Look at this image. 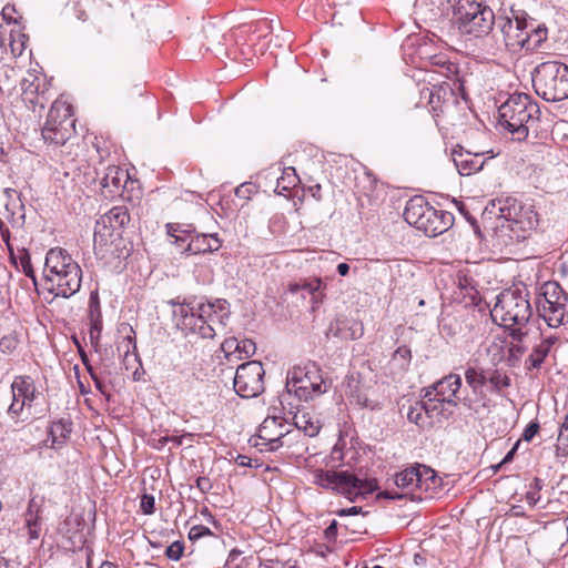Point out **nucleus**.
Wrapping results in <instances>:
<instances>
[{
	"label": "nucleus",
	"mask_w": 568,
	"mask_h": 568,
	"mask_svg": "<svg viewBox=\"0 0 568 568\" xmlns=\"http://www.w3.org/2000/svg\"><path fill=\"white\" fill-rule=\"evenodd\" d=\"M20 97L24 105L33 112L42 111L50 101L51 81L39 65L28 69L21 78Z\"/></svg>",
	"instance_id": "13"
},
{
	"label": "nucleus",
	"mask_w": 568,
	"mask_h": 568,
	"mask_svg": "<svg viewBox=\"0 0 568 568\" xmlns=\"http://www.w3.org/2000/svg\"><path fill=\"white\" fill-rule=\"evenodd\" d=\"M236 463L240 466H250L251 465V458L245 455H239L236 458Z\"/></svg>",
	"instance_id": "62"
},
{
	"label": "nucleus",
	"mask_w": 568,
	"mask_h": 568,
	"mask_svg": "<svg viewBox=\"0 0 568 568\" xmlns=\"http://www.w3.org/2000/svg\"><path fill=\"white\" fill-rule=\"evenodd\" d=\"M568 302H555V303H541L540 307L550 308L551 311H557V307H562L564 310H567Z\"/></svg>",
	"instance_id": "51"
},
{
	"label": "nucleus",
	"mask_w": 568,
	"mask_h": 568,
	"mask_svg": "<svg viewBox=\"0 0 568 568\" xmlns=\"http://www.w3.org/2000/svg\"><path fill=\"white\" fill-rule=\"evenodd\" d=\"M43 277L50 293L68 298L79 292L82 270L65 250L53 247L47 252Z\"/></svg>",
	"instance_id": "3"
},
{
	"label": "nucleus",
	"mask_w": 568,
	"mask_h": 568,
	"mask_svg": "<svg viewBox=\"0 0 568 568\" xmlns=\"http://www.w3.org/2000/svg\"><path fill=\"white\" fill-rule=\"evenodd\" d=\"M205 536H213V532L202 525L193 526L189 531V538L191 540H196Z\"/></svg>",
	"instance_id": "44"
},
{
	"label": "nucleus",
	"mask_w": 568,
	"mask_h": 568,
	"mask_svg": "<svg viewBox=\"0 0 568 568\" xmlns=\"http://www.w3.org/2000/svg\"><path fill=\"white\" fill-rule=\"evenodd\" d=\"M500 124L521 141L528 136L529 129L539 120L540 110L530 95L511 94L498 109Z\"/></svg>",
	"instance_id": "4"
},
{
	"label": "nucleus",
	"mask_w": 568,
	"mask_h": 568,
	"mask_svg": "<svg viewBox=\"0 0 568 568\" xmlns=\"http://www.w3.org/2000/svg\"><path fill=\"white\" fill-rule=\"evenodd\" d=\"M202 515H203V516H205L206 520H207L209 523H212L216 528H219V527H220L219 523L214 519V517L212 516V514L209 511V509H207V508H204V509L202 510Z\"/></svg>",
	"instance_id": "59"
},
{
	"label": "nucleus",
	"mask_w": 568,
	"mask_h": 568,
	"mask_svg": "<svg viewBox=\"0 0 568 568\" xmlns=\"http://www.w3.org/2000/svg\"><path fill=\"white\" fill-rule=\"evenodd\" d=\"M517 446H518V443L506 454V456L503 458L501 463L497 466L498 468L501 465L507 464L510 460H513V457H514V455L516 453Z\"/></svg>",
	"instance_id": "55"
},
{
	"label": "nucleus",
	"mask_w": 568,
	"mask_h": 568,
	"mask_svg": "<svg viewBox=\"0 0 568 568\" xmlns=\"http://www.w3.org/2000/svg\"><path fill=\"white\" fill-rule=\"evenodd\" d=\"M292 432L286 428L281 418L267 417L258 428L255 446L271 452L276 450L285 445V439Z\"/></svg>",
	"instance_id": "17"
},
{
	"label": "nucleus",
	"mask_w": 568,
	"mask_h": 568,
	"mask_svg": "<svg viewBox=\"0 0 568 568\" xmlns=\"http://www.w3.org/2000/svg\"><path fill=\"white\" fill-rule=\"evenodd\" d=\"M329 333L345 341L358 339L364 334V326L362 322L352 318H336L329 325Z\"/></svg>",
	"instance_id": "21"
},
{
	"label": "nucleus",
	"mask_w": 568,
	"mask_h": 568,
	"mask_svg": "<svg viewBox=\"0 0 568 568\" xmlns=\"http://www.w3.org/2000/svg\"><path fill=\"white\" fill-rule=\"evenodd\" d=\"M542 303L568 302V295L557 282H546L541 286Z\"/></svg>",
	"instance_id": "32"
},
{
	"label": "nucleus",
	"mask_w": 568,
	"mask_h": 568,
	"mask_svg": "<svg viewBox=\"0 0 568 568\" xmlns=\"http://www.w3.org/2000/svg\"><path fill=\"white\" fill-rule=\"evenodd\" d=\"M17 345L18 341L13 336H4L0 339V351L2 353H11Z\"/></svg>",
	"instance_id": "47"
},
{
	"label": "nucleus",
	"mask_w": 568,
	"mask_h": 568,
	"mask_svg": "<svg viewBox=\"0 0 568 568\" xmlns=\"http://www.w3.org/2000/svg\"><path fill=\"white\" fill-rule=\"evenodd\" d=\"M539 314L549 327L557 328L560 325L565 324L567 310H564L562 307H557V311H551L549 307H540Z\"/></svg>",
	"instance_id": "33"
},
{
	"label": "nucleus",
	"mask_w": 568,
	"mask_h": 568,
	"mask_svg": "<svg viewBox=\"0 0 568 568\" xmlns=\"http://www.w3.org/2000/svg\"><path fill=\"white\" fill-rule=\"evenodd\" d=\"M313 483L322 488L341 493L351 500L353 496L371 494L377 488L375 479H361L348 471L323 469L313 474Z\"/></svg>",
	"instance_id": "10"
},
{
	"label": "nucleus",
	"mask_w": 568,
	"mask_h": 568,
	"mask_svg": "<svg viewBox=\"0 0 568 568\" xmlns=\"http://www.w3.org/2000/svg\"><path fill=\"white\" fill-rule=\"evenodd\" d=\"M361 510H362L361 507L353 506V507L339 510L338 515L339 516L357 515V514H359Z\"/></svg>",
	"instance_id": "53"
},
{
	"label": "nucleus",
	"mask_w": 568,
	"mask_h": 568,
	"mask_svg": "<svg viewBox=\"0 0 568 568\" xmlns=\"http://www.w3.org/2000/svg\"><path fill=\"white\" fill-rule=\"evenodd\" d=\"M405 221L434 237L447 231L453 224L454 216L443 210H436L423 196L410 199L404 210Z\"/></svg>",
	"instance_id": "5"
},
{
	"label": "nucleus",
	"mask_w": 568,
	"mask_h": 568,
	"mask_svg": "<svg viewBox=\"0 0 568 568\" xmlns=\"http://www.w3.org/2000/svg\"><path fill=\"white\" fill-rule=\"evenodd\" d=\"M11 402L7 416L16 424L24 423L32 417V407L40 393L34 381L27 375L16 376L11 383Z\"/></svg>",
	"instance_id": "12"
},
{
	"label": "nucleus",
	"mask_w": 568,
	"mask_h": 568,
	"mask_svg": "<svg viewBox=\"0 0 568 568\" xmlns=\"http://www.w3.org/2000/svg\"><path fill=\"white\" fill-rule=\"evenodd\" d=\"M265 371L261 362L250 361L240 365L234 376V390L243 398H253L264 390Z\"/></svg>",
	"instance_id": "14"
},
{
	"label": "nucleus",
	"mask_w": 568,
	"mask_h": 568,
	"mask_svg": "<svg viewBox=\"0 0 568 568\" xmlns=\"http://www.w3.org/2000/svg\"><path fill=\"white\" fill-rule=\"evenodd\" d=\"M454 164L460 175H470L483 169L484 160L480 154H471L469 152H454Z\"/></svg>",
	"instance_id": "24"
},
{
	"label": "nucleus",
	"mask_w": 568,
	"mask_h": 568,
	"mask_svg": "<svg viewBox=\"0 0 568 568\" xmlns=\"http://www.w3.org/2000/svg\"><path fill=\"white\" fill-rule=\"evenodd\" d=\"M465 379L471 390L478 394L481 393L484 385L487 383V374L480 368L469 366L465 371Z\"/></svg>",
	"instance_id": "31"
},
{
	"label": "nucleus",
	"mask_w": 568,
	"mask_h": 568,
	"mask_svg": "<svg viewBox=\"0 0 568 568\" xmlns=\"http://www.w3.org/2000/svg\"><path fill=\"white\" fill-rule=\"evenodd\" d=\"M539 499L537 491H528L526 494V500L529 505H535Z\"/></svg>",
	"instance_id": "57"
},
{
	"label": "nucleus",
	"mask_w": 568,
	"mask_h": 568,
	"mask_svg": "<svg viewBox=\"0 0 568 568\" xmlns=\"http://www.w3.org/2000/svg\"><path fill=\"white\" fill-rule=\"evenodd\" d=\"M122 362L126 371L138 369L140 366V359L136 352H132L131 354H126L122 356Z\"/></svg>",
	"instance_id": "45"
},
{
	"label": "nucleus",
	"mask_w": 568,
	"mask_h": 568,
	"mask_svg": "<svg viewBox=\"0 0 568 568\" xmlns=\"http://www.w3.org/2000/svg\"><path fill=\"white\" fill-rule=\"evenodd\" d=\"M100 331H101V323L99 320H92V324H91V327H90V338H91V342H93V332L97 333V335L100 334Z\"/></svg>",
	"instance_id": "54"
},
{
	"label": "nucleus",
	"mask_w": 568,
	"mask_h": 568,
	"mask_svg": "<svg viewBox=\"0 0 568 568\" xmlns=\"http://www.w3.org/2000/svg\"><path fill=\"white\" fill-rule=\"evenodd\" d=\"M337 272L341 276H346L349 272V266L346 263H339L337 265Z\"/></svg>",
	"instance_id": "61"
},
{
	"label": "nucleus",
	"mask_w": 568,
	"mask_h": 568,
	"mask_svg": "<svg viewBox=\"0 0 568 568\" xmlns=\"http://www.w3.org/2000/svg\"><path fill=\"white\" fill-rule=\"evenodd\" d=\"M184 546L181 541L172 542L165 550V555L171 560H179L183 555Z\"/></svg>",
	"instance_id": "42"
},
{
	"label": "nucleus",
	"mask_w": 568,
	"mask_h": 568,
	"mask_svg": "<svg viewBox=\"0 0 568 568\" xmlns=\"http://www.w3.org/2000/svg\"><path fill=\"white\" fill-rule=\"evenodd\" d=\"M239 343H240V345H239L240 347L237 348V357L239 358L250 357L255 354L256 346L252 339H248V338L239 339Z\"/></svg>",
	"instance_id": "40"
},
{
	"label": "nucleus",
	"mask_w": 568,
	"mask_h": 568,
	"mask_svg": "<svg viewBox=\"0 0 568 568\" xmlns=\"http://www.w3.org/2000/svg\"><path fill=\"white\" fill-rule=\"evenodd\" d=\"M428 92V102L432 105L433 110H437L438 105L434 102V98L437 97V102H439V89H436L435 87L433 89H426Z\"/></svg>",
	"instance_id": "50"
},
{
	"label": "nucleus",
	"mask_w": 568,
	"mask_h": 568,
	"mask_svg": "<svg viewBox=\"0 0 568 568\" xmlns=\"http://www.w3.org/2000/svg\"><path fill=\"white\" fill-rule=\"evenodd\" d=\"M558 341V337L557 336H548V337H545L540 343L546 347L548 348L549 351L551 349V347L555 345V343Z\"/></svg>",
	"instance_id": "56"
},
{
	"label": "nucleus",
	"mask_w": 568,
	"mask_h": 568,
	"mask_svg": "<svg viewBox=\"0 0 568 568\" xmlns=\"http://www.w3.org/2000/svg\"><path fill=\"white\" fill-rule=\"evenodd\" d=\"M499 211L505 220L514 222L523 231L535 229L539 222L535 206L531 203H523L517 199H506Z\"/></svg>",
	"instance_id": "16"
},
{
	"label": "nucleus",
	"mask_w": 568,
	"mask_h": 568,
	"mask_svg": "<svg viewBox=\"0 0 568 568\" xmlns=\"http://www.w3.org/2000/svg\"><path fill=\"white\" fill-rule=\"evenodd\" d=\"M422 402L429 420L445 415L447 404L442 403L437 396L429 395V390L426 389L424 399Z\"/></svg>",
	"instance_id": "30"
},
{
	"label": "nucleus",
	"mask_w": 568,
	"mask_h": 568,
	"mask_svg": "<svg viewBox=\"0 0 568 568\" xmlns=\"http://www.w3.org/2000/svg\"><path fill=\"white\" fill-rule=\"evenodd\" d=\"M337 531V523L335 520L332 521V524L325 529L326 537H333L336 535Z\"/></svg>",
	"instance_id": "58"
},
{
	"label": "nucleus",
	"mask_w": 568,
	"mask_h": 568,
	"mask_svg": "<svg viewBox=\"0 0 568 568\" xmlns=\"http://www.w3.org/2000/svg\"><path fill=\"white\" fill-rule=\"evenodd\" d=\"M511 17L499 16L496 23L505 48L516 52L527 45V41L529 40L527 31L528 26L525 14L514 12H511Z\"/></svg>",
	"instance_id": "15"
},
{
	"label": "nucleus",
	"mask_w": 568,
	"mask_h": 568,
	"mask_svg": "<svg viewBox=\"0 0 568 568\" xmlns=\"http://www.w3.org/2000/svg\"><path fill=\"white\" fill-rule=\"evenodd\" d=\"M454 16L463 33L481 37L491 32L496 22L493 10L481 0H457Z\"/></svg>",
	"instance_id": "8"
},
{
	"label": "nucleus",
	"mask_w": 568,
	"mask_h": 568,
	"mask_svg": "<svg viewBox=\"0 0 568 568\" xmlns=\"http://www.w3.org/2000/svg\"><path fill=\"white\" fill-rule=\"evenodd\" d=\"M538 430H539V424L537 422H531L525 428V430L523 433V439L526 442H530L536 436Z\"/></svg>",
	"instance_id": "49"
},
{
	"label": "nucleus",
	"mask_w": 568,
	"mask_h": 568,
	"mask_svg": "<svg viewBox=\"0 0 568 568\" xmlns=\"http://www.w3.org/2000/svg\"><path fill=\"white\" fill-rule=\"evenodd\" d=\"M230 314L225 300L180 304L173 310V323L185 336L193 334L213 338L225 328Z\"/></svg>",
	"instance_id": "1"
},
{
	"label": "nucleus",
	"mask_w": 568,
	"mask_h": 568,
	"mask_svg": "<svg viewBox=\"0 0 568 568\" xmlns=\"http://www.w3.org/2000/svg\"><path fill=\"white\" fill-rule=\"evenodd\" d=\"M410 349L407 346H399L393 355V361L397 362L402 367H405L410 362Z\"/></svg>",
	"instance_id": "41"
},
{
	"label": "nucleus",
	"mask_w": 568,
	"mask_h": 568,
	"mask_svg": "<svg viewBox=\"0 0 568 568\" xmlns=\"http://www.w3.org/2000/svg\"><path fill=\"white\" fill-rule=\"evenodd\" d=\"M72 106L62 99H57L48 113L42 128V138L45 143L63 145L74 133Z\"/></svg>",
	"instance_id": "11"
},
{
	"label": "nucleus",
	"mask_w": 568,
	"mask_h": 568,
	"mask_svg": "<svg viewBox=\"0 0 568 568\" xmlns=\"http://www.w3.org/2000/svg\"><path fill=\"white\" fill-rule=\"evenodd\" d=\"M122 334L121 341L118 342V352L123 356L136 352L135 333L129 324H122L120 327Z\"/></svg>",
	"instance_id": "29"
},
{
	"label": "nucleus",
	"mask_w": 568,
	"mask_h": 568,
	"mask_svg": "<svg viewBox=\"0 0 568 568\" xmlns=\"http://www.w3.org/2000/svg\"><path fill=\"white\" fill-rule=\"evenodd\" d=\"M141 510L145 515L154 513V497L151 495H143L140 503Z\"/></svg>",
	"instance_id": "48"
},
{
	"label": "nucleus",
	"mask_w": 568,
	"mask_h": 568,
	"mask_svg": "<svg viewBox=\"0 0 568 568\" xmlns=\"http://www.w3.org/2000/svg\"><path fill=\"white\" fill-rule=\"evenodd\" d=\"M528 297L527 290H504L490 311L493 321L510 329V335L518 342H523L530 331L532 308Z\"/></svg>",
	"instance_id": "2"
},
{
	"label": "nucleus",
	"mask_w": 568,
	"mask_h": 568,
	"mask_svg": "<svg viewBox=\"0 0 568 568\" xmlns=\"http://www.w3.org/2000/svg\"><path fill=\"white\" fill-rule=\"evenodd\" d=\"M558 442L562 445L565 453H568V412L564 423L561 424Z\"/></svg>",
	"instance_id": "46"
},
{
	"label": "nucleus",
	"mask_w": 568,
	"mask_h": 568,
	"mask_svg": "<svg viewBox=\"0 0 568 568\" xmlns=\"http://www.w3.org/2000/svg\"><path fill=\"white\" fill-rule=\"evenodd\" d=\"M221 247V241L216 234H196L192 236L184 252L193 255L207 252H215Z\"/></svg>",
	"instance_id": "23"
},
{
	"label": "nucleus",
	"mask_w": 568,
	"mask_h": 568,
	"mask_svg": "<svg viewBox=\"0 0 568 568\" xmlns=\"http://www.w3.org/2000/svg\"><path fill=\"white\" fill-rule=\"evenodd\" d=\"M325 288L322 280L320 277L303 280L301 283H296L290 286V291L292 293H297L300 290L306 291L308 294L313 296V303L317 304L323 298L322 290Z\"/></svg>",
	"instance_id": "27"
},
{
	"label": "nucleus",
	"mask_w": 568,
	"mask_h": 568,
	"mask_svg": "<svg viewBox=\"0 0 568 568\" xmlns=\"http://www.w3.org/2000/svg\"><path fill=\"white\" fill-rule=\"evenodd\" d=\"M487 382L490 385V392L495 393H499L510 386L509 376L500 369H494L487 374Z\"/></svg>",
	"instance_id": "34"
},
{
	"label": "nucleus",
	"mask_w": 568,
	"mask_h": 568,
	"mask_svg": "<svg viewBox=\"0 0 568 568\" xmlns=\"http://www.w3.org/2000/svg\"><path fill=\"white\" fill-rule=\"evenodd\" d=\"M329 383L324 377L322 369L315 363L303 366H294L288 371L286 388L301 400H310L327 392Z\"/></svg>",
	"instance_id": "9"
},
{
	"label": "nucleus",
	"mask_w": 568,
	"mask_h": 568,
	"mask_svg": "<svg viewBox=\"0 0 568 568\" xmlns=\"http://www.w3.org/2000/svg\"><path fill=\"white\" fill-rule=\"evenodd\" d=\"M160 442H169L172 443L174 446L182 445L183 437L182 436H163L160 438Z\"/></svg>",
	"instance_id": "52"
},
{
	"label": "nucleus",
	"mask_w": 568,
	"mask_h": 568,
	"mask_svg": "<svg viewBox=\"0 0 568 568\" xmlns=\"http://www.w3.org/2000/svg\"><path fill=\"white\" fill-rule=\"evenodd\" d=\"M462 387V378L457 374H449L427 388L429 395L437 396L442 403L449 407L457 406V394Z\"/></svg>",
	"instance_id": "19"
},
{
	"label": "nucleus",
	"mask_w": 568,
	"mask_h": 568,
	"mask_svg": "<svg viewBox=\"0 0 568 568\" xmlns=\"http://www.w3.org/2000/svg\"><path fill=\"white\" fill-rule=\"evenodd\" d=\"M88 568H93L90 560L87 562ZM99 568H118V566L111 561H103Z\"/></svg>",
	"instance_id": "63"
},
{
	"label": "nucleus",
	"mask_w": 568,
	"mask_h": 568,
	"mask_svg": "<svg viewBox=\"0 0 568 568\" xmlns=\"http://www.w3.org/2000/svg\"><path fill=\"white\" fill-rule=\"evenodd\" d=\"M288 170L292 171V174L287 173L288 183L292 184V185H295L296 180H297L295 171L292 168H290Z\"/></svg>",
	"instance_id": "64"
},
{
	"label": "nucleus",
	"mask_w": 568,
	"mask_h": 568,
	"mask_svg": "<svg viewBox=\"0 0 568 568\" xmlns=\"http://www.w3.org/2000/svg\"><path fill=\"white\" fill-rule=\"evenodd\" d=\"M14 263L18 265V267H20V270L28 276L30 277L34 284H37V278H36V274H34V271H33V267H32V264H31V258H30V255L29 253L23 250L19 256H18V262L14 260Z\"/></svg>",
	"instance_id": "39"
},
{
	"label": "nucleus",
	"mask_w": 568,
	"mask_h": 568,
	"mask_svg": "<svg viewBox=\"0 0 568 568\" xmlns=\"http://www.w3.org/2000/svg\"><path fill=\"white\" fill-rule=\"evenodd\" d=\"M130 223L126 206H114L103 214L95 223L94 239L108 241L114 232L122 231Z\"/></svg>",
	"instance_id": "18"
},
{
	"label": "nucleus",
	"mask_w": 568,
	"mask_h": 568,
	"mask_svg": "<svg viewBox=\"0 0 568 568\" xmlns=\"http://www.w3.org/2000/svg\"><path fill=\"white\" fill-rule=\"evenodd\" d=\"M532 85L546 101L568 99V67L557 61L539 64L532 73Z\"/></svg>",
	"instance_id": "7"
},
{
	"label": "nucleus",
	"mask_w": 568,
	"mask_h": 568,
	"mask_svg": "<svg viewBox=\"0 0 568 568\" xmlns=\"http://www.w3.org/2000/svg\"><path fill=\"white\" fill-rule=\"evenodd\" d=\"M549 349L546 348L541 343L536 345L532 348L531 354L527 358V363H529L530 368H539L541 364L544 363L545 358L549 354Z\"/></svg>",
	"instance_id": "37"
},
{
	"label": "nucleus",
	"mask_w": 568,
	"mask_h": 568,
	"mask_svg": "<svg viewBox=\"0 0 568 568\" xmlns=\"http://www.w3.org/2000/svg\"><path fill=\"white\" fill-rule=\"evenodd\" d=\"M26 43H27V36L21 33V32H11L10 33V42H9V47H10V51L12 53L13 57H20L24 49H26Z\"/></svg>",
	"instance_id": "38"
},
{
	"label": "nucleus",
	"mask_w": 568,
	"mask_h": 568,
	"mask_svg": "<svg viewBox=\"0 0 568 568\" xmlns=\"http://www.w3.org/2000/svg\"><path fill=\"white\" fill-rule=\"evenodd\" d=\"M239 345V338L230 337L224 339V342L221 345V348L225 353L226 357H229L232 354H237V348L240 347Z\"/></svg>",
	"instance_id": "43"
},
{
	"label": "nucleus",
	"mask_w": 568,
	"mask_h": 568,
	"mask_svg": "<svg viewBox=\"0 0 568 568\" xmlns=\"http://www.w3.org/2000/svg\"><path fill=\"white\" fill-rule=\"evenodd\" d=\"M44 503L43 497H32L29 500L28 509L26 511V528L28 531V536L30 541L37 540L40 537L41 532V513H42V506Z\"/></svg>",
	"instance_id": "22"
},
{
	"label": "nucleus",
	"mask_w": 568,
	"mask_h": 568,
	"mask_svg": "<svg viewBox=\"0 0 568 568\" xmlns=\"http://www.w3.org/2000/svg\"><path fill=\"white\" fill-rule=\"evenodd\" d=\"M294 425L298 432L302 430L310 437L316 436L322 428L320 420L313 414L301 410L294 415Z\"/></svg>",
	"instance_id": "26"
},
{
	"label": "nucleus",
	"mask_w": 568,
	"mask_h": 568,
	"mask_svg": "<svg viewBox=\"0 0 568 568\" xmlns=\"http://www.w3.org/2000/svg\"><path fill=\"white\" fill-rule=\"evenodd\" d=\"M98 311L99 310V301H98V296L92 294L91 297H90V311H91V314H93V312Z\"/></svg>",
	"instance_id": "60"
},
{
	"label": "nucleus",
	"mask_w": 568,
	"mask_h": 568,
	"mask_svg": "<svg viewBox=\"0 0 568 568\" xmlns=\"http://www.w3.org/2000/svg\"><path fill=\"white\" fill-rule=\"evenodd\" d=\"M440 481L434 469L423 464H415L395 476V485L403 489L404 494L385 490L381 496L387 499H400L409 494L415 496L417 493H425L428 494L427 497L433 498Z\"/></svg>",
	"instance_id": "6"
},
{
	"label": "nucleus",
	"mask_w": 568,
	"mask_h": 568,
	"mask_svg": "<svg viewBox=\"0 0 568 568\" xmlns=\"http://www.w3.org/2000/svg\"><path fill=\"white\" fill-rule=\"evenodd\" d=\"M478 38L480 39L479 48L483 51V53L487 57H496L504 49H506L505 43H503V38L498 37V32H488Z\"/></svg>",
	"instance_id": "28"
},
{
	"label": "nucleus",
	"mask_w": 568,
	"mask_h": 568,
	"mask_svg": "<svg viewBox=\"0 0 568 568\" xmlns=\"http://www.w3.org/2000/svg\"><path fill=\"white\" fill-rule=\"evenodd\" d=\"M129 180L128 171L120 166L112 165L106 168L100 184L106 196H122Z\"/></svg>",
	"instance_id": "20"
},
{
	"label": "nucleus",
	"mask_w": 568,
	"mask_h": 568,
	"mask_svg": "<svg viewBox=\"0 0 568 568\" xmlns=\"http://www.w3.org/2000/svg\"><path fill=\"white\" fill-rule=\"evenodd\" d=\"M71 430V423L64 419L53 422L49 427L47 443H50L51 448L59 449L67 442Z\"/></svg>",
	"instance_id": "25"
},
{
	"label": "nucleus",
	"mask_w": 568,
	"mask_h": 568,
	"mask_svg": "<svg viewBox=\"0 0 568 568\" xmlns=\"http://www.w3.org/2000/svg\"><path fill=\"white\" fill-rule=\"evenodd\" d=\"M529 40L527 41V45L524 49L534 51L538 49L541 43L547 39V29L545 27L538 26L537 28L528 31Z\"/></svg>",
	"instance_id": "36"
},
{
	"label": "nucleus",
	"mask_w": 568,
	"mask_h": 568,
	"mask_svg": "<svg viewBox=\"0 0 568 568\" xmlns=\"http://www.w3.org/2000/svg\"><path fill=\"white\" fill-rule=\"evenodd\" d=\"M407 418L410 423H414L418 426H425L430 424L428 416L426 415V410L424 409L423 402H416L414 405L409 406L407 412Z\"/></svg>",
	"instance_id": "35"
}]
</instances>
